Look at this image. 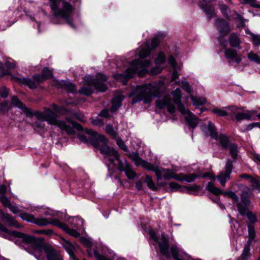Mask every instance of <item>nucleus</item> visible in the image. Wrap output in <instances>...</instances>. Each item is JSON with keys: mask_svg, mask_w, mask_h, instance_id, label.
I'll use <instances>...</instances> for the list:
<instances>
[{"mask_svg": "<svg viewBox=\"0 0 260 260\" xmlns=\"http://www.w3.org/2000/svg\"><path fill=\"white\" fill-rule=\"evenodd\" d=\"M51 107L54 112L49 108H44L43 111L35 112V116L39 120L47 121L50 125L58 127L68 135L74 134L75 128L79 129L81 127L80 124L72 119V117L82 122L85 121L84 114L80 112L68 110L56 104H53Z\"/></svg>", "mask_w": 260, "mask_h": 260, "instance_id": "obj_1", "label": "nucleus"}, {"mask_svg": "<svg viewBox=\"0 0 260 260\" xmlns=\"http://www.w3.org/2000/svg\"><path fill=\"white\" fill-rule=\"evenodd\" d=\"M0 231L6 234L21 239L24 243L32 246L34 249L35 252L43 250L46 254L47 260H62L61 257L55 252L54 249L51 246H42L39 240L33 236H28L16 231L9 232L8 230L1 223Z\"/></svg>", "mask_w": 260, "mask_h": 260, "instance_id": "obj_2", "label": "nucleus"}, {"mask_svg": "<svg viewBox=\"0 0 260 260\" xmlns=\"http://www.w3.org/2000/svg\"><path fill=\"white\" fill-rule=\"evenodd\" d=\"M161 85L160 82H154L137 86L129 94V96L132 98V104H135L142 100L145 104L150 103L152 97H157L160 95Z\"/></svg>", "mask_w": 260, "mask_h": 260, "instance_id": "obj_3", "label": "nucleus"}, {"mask_svg": "<svg viewBox=\"0 0 260 260\" xmlns=\"http://www.w3.org/2000/svg\"><path fill=\"white\" fill-rule=\"evenodd\" d=\"M149 234L152 240L158 243L161 253L166 258H170L172 255L175 260H187L186 254H183L182 252H179L176 246L172 245L170 251L169 240L164 234L161 235L160 239L157 238L155 232L152 230H149Z\"/></svg>", "mask_w": 260, "mask_h": 260, "instance_id": "obj_4", "label": "nucleus"}, {"mask_svg": "<svg viewBox=\"0 0 260 260\" xmlns=\"http://www.w3.org/2000/svg\"><path fill=\"white\" fill-rule=\"evenodd\" d=\"M150 64L151 61L149 60H135L131 63L129 67L127 68L124 74H115L114 78L124 84L128 79L136 74L139 76H144L147 72L146 68L148 67Z\"/></svg>", "mask_w": 260, "mask_h": 260, "instance_id": "obj_5", "label": "nucleus"}, {"mask_svg": "<svg viewBox=\"0 0 260 260\" xmlns=\"http://www.w3.org/2000/svg\"><path fill=\"white\" fill-rule=\"evenodd\" d=\"M50 6L53 12L54 18L52 20L53 23H57L55 19L61 18L66 20L72 27H74L71 19L73 17L74 7L66 1L61 2V7L59 8V0H49Z\"/></svg>", "mask_w": 260, "mask_h": 260, "instance_id": "obj_6", "label": "nucleus"}, {"mask_svg": "<svg viewBox=\"0 0 260 260\" xmlns=\"http://www.w3.org/2000/svg\"><path fill=\"white\" fill-rule=\"evenodd\" d=\"M20 217L24 220L34 223L39 226H46L48 224H51L64 230L67 234L74 237L79 236V233L75 230L69 228L67 224L60 222L57 219H53L49 222L44 218H36L33 215L26 213H22Z\"/></svg>", "mask_w": 260, "mask_h": 260, "instance_id": "obj_7", "label": "nucleus"}, {"mask_svg": "<svg viewBox=\"0 0 260 260\" xmlns=\"http://www.w3.org/2000/svg\"><path fill=\"white\" fill-rule=\"evenodd\" d=\"M84 80L86 84L80 90V92L81 94L86 95H90L92 93L93 87L101 92H104L107 90V86L103 83L107 80V78L102 74H98L95 80L93 79L90 75L85 76Z\"/></svg>", "mask_w": 260, "mask_h": 260, "instance_id": "obj_8", "label": "nucleus"}, {"mask_svg": "<svg viewBox=\"0 0 260 260\" xmlns=\"http://www.w3.org/2000/svg\"><path fill=\"white\" fill-rule=\"evenodd\" d=\"M86 135L82 134L78 135L79 139L84 143H90L92 145L96 148H101L105 145H107V139L104 136L98 134L95 131L86 128L85 130Z\"/></svg>", "mask_w": 260, "mask_h": 260, "instance_id": "obj_9", "label": "nucleus"}, {"mask_svg": "<svg viewBox=\"0 0 260 260\" xmlns=\"http://www.w3.org/2000/svg\"><path fill=\"white\" fill-rule=\"evenodd\" d=\"M101 153L105 154L109 157V160L111 164H113L114 160H117L118 162V169L121 171H124L129 166L125 159H120L117 150L114 148H110L107 145L104 146L101 148Z\"/></svg>", "mask_w": 260, "mask_h": 260, "instance_id": "obj_10", "label": "nucleus"}, {"mask_svg": "<svg viewBox=\"0 0 260 260\" xmlns=\"http://www.w3.org/2000/svg\"><path fill=\"white\" fill-rule=\"evenodd\" d=\"M202 131L206 136H210L215 140H219L220 143L223 147L226 148L230 145L228 137L224 135H220L218 137L215 126L211 122H209L207 126H203Z\"/></svg>", "mask_w": 260, "mask_h": 260, "instance_id": "obj_11", "label": "nucleus"}, {"mask_svg": "<svg viewBox=\"0 0 260 260\" xmlns=\"http://www.w3.org/2000/svg\"><path fill=\"white\" fill-rule=\"evenodd\" d=\"M206 189L215 195H218L219 194H223L224 196L228 197L231 198L233 201L238 203L239 197L234 191H226L223 192L221 190L215 186L214 184L211 182H209L206 186Z\"/></svg>", "mask_w": 260, "mask_h": 260, "instance_id": "obj_12", "label": "nucleus"}, {"mask_svg": "<svg viewBox=\"0 0 260 260\" xmlns=\"http://www.w3.org/2000/svg\"><path fill=\"white\" fill-rule=\"evenodd\" d=\"M179 111L185 115V119L188 124L192 128H195L199 123L198 118L184 107H179Z\"/></svg>", "mask_w": 260, "mask_h": 260, "instance_id": "obj_13", "label": "nucleus"}, {"mask_svg": "<svg viewBox=\"0 0 260 260\" xmlns=\"http://www.w3.org/2000/svg\"><path fill=\"white\" fill-rule=\"evenodd\" d=\"M155 173L158 181L161 178H163L165 180H169L171 178L176 180L178 176V174L175 173L173 170L159 168L158 167H157Z\"/></svg>", "mask_w": 260, "mask_h": 260, "instance_id": "obj_14", "label": "nucleus"}, {"mask_svg": "<svg viewBox=\"0 0 260 260\" xmlns=\"http://www.w3.org/2000/svg\"><path fill=\"white\" fill-rule=\"evenodd\" d=\"M159 40L157 37L154 38L151 43L150 46H149V43L147 42L146 46L143 47L140 51L139 55L141 58H144L147 57L150 53L151 50L155 48L159 43Z\"/></svg>", "mask_w": 260, "mask_h": 260, "instance_id": "obj_15", "label": "nucleus"}, {"mask_svg": "<svg viewBox=\"0 0 260 260\" xmlns=\"http://www.w3.org/2000/svg\"><path fill=\"white\" fill-rule=\"evenodd\" d=\"M156 106L160 109L166 108L170 113H174L175 107L172 103L171 99L168 96H165L162 100H158L156 102Z\"/></svg>", "mask_w": 260, "mask_h": 260, "instance_id": "obj_16", "label": "nucleus"}, {"mask_svg": "<svg viewBox=\"0 0 260 260\" xmlns=\"http://www.w3.org/2000/svg\"><path fill=\"white\" fill-rule=\"evenodd\" d=\"M240 198L241 203H237V207L240 215L244 216L248 210V207L250 206L251 202L249 196L241 194Z\"/></svg>", "mask_w": 260, "mask_h": 260, "instance_id": "obj_17", "label": "nucleus"}, {"mask_svg": "<svg viewBox=\"0 0 260 260\" xmlns=\"http://www.w3.org/2000/svg\"><path fill=\"white\" fill-rule=\"evenodd\" d=\"M215 25L219 31L220 35L225 36L231 31L229 23L222 19L217 18L215 21Z\"/></svg>", "mask_w": 260, "mask_h": 260, "instance_id": "obj_18", "label": "nucleus"}, {"mask_svg": "<svg viewBox=\"0 0 260 260\" xmlns=\"http://www.w3.org/2000/svg\"><path fill=\"white\" fill-rule=\"evenodd\" d=\"M165 61L166 57L165 54L162 52L159 53L155 60V67L150 70L151 74L155 75L160 73L162 70V67H161L160 65L164 64Z\"/></svg>", "mask_w": 260, "mask_h": 260, "instance_id": "obj_19", "label": "nucleus"}, {"mask_svg": "<svg viewBox=\"0 0 260 260\" xmlns=\"http://www.w3.org/2000/svg\"><path fill=\"white\" fill-rule=\"evenodd\" d=\"M214 1V0H202V1L200 2L201 8L204 10L209 19H211L213 16L215 15L214 9L209 4V3Z\"/></svg>", "mask_w": 260, "mask_h": 260, "instance_id": "obj_20", "label": "nucleus"}, {"mask_svg": "<svg viewBox=\"0 0 260 260\" xmlns=\"http://www.w3.org/2000/svg\"><path fill=\"white\" fill-rule=\"evenodd\" d=\"M12 104L19 109H21L23 110V112L26 114L27 116H31L32 115H35V112L32 113L31 110L27 108L25 105H24L16 96H13L12 98ZM37 111H36V112Z\"/></svg>", "mask_w": 260, "mask_h": 260, "instance_id": "obj_21", "label": "nucleus"}, {"mask_svg": "<svg viewBox=\"0 0 260 260\" xmlns=\"http://www.w3.org/2000/svg\"><path fill=\"white\" fill-rule=\"evenodd\" d=\"M124 96L121 92L118 93L112 100V105L111 108V111L115 112L121 105V102Z\"/></svg>", "mask_w": 260, "mask_h": 260, "instance_id": "obj_22", "label": "nucleus"}, {"mask_svg": "<svg viewBox=\"0 0 260 260\" xmlns=\"http://www.w3.org/2000/svg\"><path fill=\"white\" fill-rule=\"evenodd\" d=\"M224 54L226 58L234 59L237 63H239L242 60L241 56L237 55V51L232 49H225Z\"/></svg>", "mask_w": 260, "mask_h": 260, "instance_id": "obj_23", "label": "nucleus"}, {"mask_svg": "<svg viewBox=\"0 0 260 260\" xmlns=\"http://www.w3.org/2000/svg\"><path fill=\"white\" fill-rule=\"evenodd\" d=\"M200 175L196 174H190L188 175H185L183 173H180L178 174L177 180L180 181H186L187 182H191L193 181L196 178L200 177Z\"/></svg>", "mask_w": 260, "mask_h": 260, "instance_id": "obj_24", "label": "nucleus"}, {"mask_svg": "<svg viewBox=\"0 0 260 260\" xmlns=\"http://www.w3.org/2000/svg\"><path fill=\"white\" fill-rule=\"evenodd\" d=\"M256 113L255 110L247 111L245 112H238L236 115V119L237 121L243 119H250L251 117Z\"/></svg>", "mask_w": 260, "mask_h": 260, "instance_id": "obj_25", "label": "nucleus"}, {"mask_svg": "<svg viewBox=\"0 0 260 260\" xmlns=\"http://www.w3.org/2000/svg\"><path fill=\"white\" fill-rule=\"evenodd\" d=\"M172 94L173 96V102L177 105L178 109L179 110V107L180 106L184 107L181 103V90L179 88H177L172 92Z\"/></svg>", "mask_w": 260, "mask_h": 260, "instance_id": "obj_26", "label": "nucleus"}, {"mask_svg": "<svg viewBox=\"0 0 260 260\" xmlns=\"http://www.w3.org/2000/svg\"><path fill=\"white\" fill-rule=\"evenodd\" d=\"M248 237L249 239L247 242L246 244H249V245H251L252 242H255V240L254 239L255 236V231L254 228V226L252 225H248Z\"/></svg>", "mask_w": 260, "mask_h": 260, "instance_id": "obj_27", "label": "nucleus"}, {"mask_svg": "<svg viewBox=\"0 0 260 260\" xmlns=\"http://www.w3.org/2000/svg\"><path fill=\"white\" fill-rule=\"evenodd\" d=\"M249 182L251 184V190H257L260 191V178L258 176L253 177Z\"/></svg>", "mask_w": 260, "mask_h": 260, "instance_id": "obj_28", "label": "nucleus"}, {"mask_svg": "<svg viewBox=\"0 0 260 260\" xmlns=\"http://www.w3.org/2000/svg\"><path fill=\"white\" fill-rule=\"evenodd\" d=\"M3 219L7 222L10 226H14L17 228H20L21 226L19 224L15 219L8 214L3 215Z\"/></svg>", "mask_w": 260, "mask_h": 260, "instance_id": "obj_29", "label": "nucleus"}, {"mask_svg": "<svg viewBox=\"0 0 260 260\" xmlns=\"http://www.w3.org/2000/svg\"><path fill=\"white\" fill-rule=\"evenodd\" d=\"M229 42L232 47H238L240 43L238 37L235 34L230 35L229 38Z\"/></svg>", "mask_w": 260, "mask_h": 260, "instance_id": "obj_30", "label": "nucleus"}, {"mask_svg": "<svg viewBox=\"0 0 260 260\" xmlns=\"http://www.w3.org/2000/svg\"><path fill=\"white\" fill-rule=\"evenodd\" d=\"M190 98L195 106L202 105L206 103V100L203 97L194 96L193 95H190Z\"/></svg>", "mask_w": 260, "mask_h": 260, "instance_id": "obj_31", "label": "nucleus"}, {"mask_svg": "<svg viewBox=\"0 0 260 260\" xmlns=\"http://www.w3.org/2000/svg\"><path fill=\"white\" fill-rule=\"evenodd\" d=\"M20 83L22 84H26L30 88L34 89L37 87L36 82L30 79L23 78L22 79H18Z\"/></svg>", "mask_w": 260, "mask_h": 260, "instance_id": "obj_32", "label": "nucleus"}, {"mask_svg": "<svg viewBox=\"0 0 260 260\" xmlns=\"http://www.w3.org/2000/svg\"><path fill=\"white\" fill-rule=\"evenodd\" d=\"M219 9L223 16L227 19L230 20V14L231 13L230 9L228 7L224 4H221L219 5Z\"/></svg>", "mask_w": 260, "mask_h": 260, "instance_id": "obj_33", "label": "nucleus"}, {"mask_svg": "<svg viewBox=\"0 0 260 260\" xmlns=\"http://www.w3.org/2000/svg\"><path fill=\"white\" fill-rule=\"evenodd\" d=\"M216 178L218 179L220 184L222 186H224L227 180L230 179V176H228L227 174L221 172L218 176H217Z\"/></svg>", "mask_w": 260, "mask_h": 260, "instance_id": "obj_34", "label": "nucleus"}, {"mask_svg": "<svg viewBox=\"0 0 260 260\" xmlns=\"http://www.w3.org/2000/svg\"><path fill=\"white\" fill-rule=\"evenodd\" d=\"M139 165L141 166L144 168L148 170L153 171L154 173H155L157 167V166H154L143 159L140 160V164H139Z\"/></svg>", "mask_w": 260, "mask_h": 260, "instance_id": "obj_35", "label": "nucleus"}, {"mask_svg": "<svg viewBox=\"0 0 260 260\" xmlns=\"http://www.w3.org/2000/svg\"><path fill=\"white\" fill-rule=\"evenodd\" d=\"M63 246L71 256H74V251L75 250L74 245L69 242L65 241L63 244Z\"/></svg>", "mask_w": 260, "mask_h": 260, "instance_id": "obj_36", "label": "nucleus"}, {"mask_svg": "<svg viewBox=\"0 0 260 260\" xmlns=\"http://www.w3.org/2000/svg\"><path fill=\"white\" fill-rule=\"evenodd\" d=\"M228 147L229 148L230 153L233 159H237L238 155V147L236 144H231Z\"/></svg>", "mask_w": 260, "mask_h": 260, "instance_id": "obj_37", "label": "nucleus"}, {"mask_svg": "<svg viewBox=\"0 0 260 260\" xmlns=\"http://www.w3.org/2000/svg\"><path fill=\"white\" fill-rule=\"evenodd\" d=\"M145 182L147 183L149 188L152 190H156L157 187L155 186L154 182L152 180V178L149 175H146L145 179Z\"/></svg>", "mask_w": 260, "mask_h": 260, "instance_id": "obj_38", "label": "nucleus"}, {"mask_svg": "<svg viewBox=\"0 0 260 260\" xmlns=\"http://www.w3.org/2000/svg\"><path fill=\"white\" fill-rule=\"evenodd\" d=\"M251 245L246 244L245 245L243 252L241 255V260H247L250 256V247Z\"/></svg>", "mask_w": 260, "mask_h": 260, "instance_id": "obj_39", "label": "nucleus"}, {"mask_svg": "<svg viewBox=\"0 0 260 260\" xmlns=\"http://www.w3.org/2000/svg\"><path fill=\"white\" fill-rule=\"evenodd\" d=\"M63 85L64 89L69 92H74L76 90L75 85L70 82H64Z\"/></svg>", "mask_w": 260, "mask_h": 260, "instance_id": "obj_40", "label": "nucleus"}, {"mask_svg": "<svg viewBox=\"0 0 260 260\" xmlns=\"http://www.w3.org/2000/svg\"><path fill=\"white\" fill-rule=\"evenodd\" d=\"M233 169V162L230 159H228L225 166V171H223V172L228 174V176H231V174L232 173V170Z\"/></svg>", "mask_w": 260, "mask_h": 260, "instance_id": "obj_41", "label": "nucleus"}, {"mask_svg": "<svg viewBox=\"0 0 260 260\" xmlns=\"http://www.w3.org/2000/svg\"><path fill=\"white\" fill-rule=\"evenodd\" d=\"M247 57L249 60H250L251 61L260 64V56H259L257 54L253 52H250L248 54Z\"/></svg>", "mask_w": 260, "mask_h": 260, "instance_id": "obj_42", "label": "nucleus"}, {"mask_svg": "<svg viewBox=\"0 0 260 260\" xmlns=\"http://www.w3.org/2000/svg\"><path fill=\"white\" fill-rule=\"evenodd\" d=\"M178 85L183 89L187 93H190L192 91L191 87L188 82L182 81L178 83Z\"/></svg>", "mask_w": 260, "mask_h": 260, "instance_id": "obj_43", "label": "nucleus"}, {"mask_svg": "<svg viewBox=\"0 0 260 260\" xmlns=\"http://www.w3.org/2000/svg\"><path fill=\"white\" fill-rule=\"evenodd\" d=\"M124 171L129 179H133L135 178L136 173L131 169L129 166Z\"/></svg>", "mask_w": 260, "mask_h": 260, "instance_id": "obj_44", "label": "nucleus"}, {"mask_svg": "<svg viewBox=\"0 0 260 260\" xmlns=\"http://www.w3.org/2000/svg\"><path fill=\"white\" fill-rule=\"evenodd\" d=\"M246 214L247 217L249 221L251 223H254L257 221V218L255 214H253L252 212L247 211L245 215Z\"/></svg>", "mask_w": 260, "mask_h": 260, "instance_id": "obj_45", "label": "nucleus"}, {"mask_svg": "<svg viewBox=\"0 0 260 260\" xmlns=\"http://www.w3.org/2000/svg\"><path fill=\"white\" fill-rule=\"evenodd\" d=\"M131 158L135 162L136 165L138 166L140 164V160L141 159L137 152H133L130 155Z\"/></svg>", "mask_w": 260, "mask_h": 260, "instance_id": "obj_46", "label": "nucleus"}, {"mask_svg": "<svg viewBox=\"0 0 260 260\" xmlns=\"http://www.w3.org/2000/svg\"><path fill=\"white\" fill-rule=\"evenodd\" d=\"M212 112L214 114L218 115V116H224L228 115V112L225 110H222V109L215 108V109H214L212 110Z\"/></svg>", "mask_w": 260, "mask_h": 260, "instance_id": "obj_47", "label": "nucleus"}, {"mask_svg": "<svg viewBox=\"0 0 260 260\" xmlns=\"http://www.w3.org/2000/svg\"><path fill=\"white\" fill-rule=\"evenodd\" d=\"M0 201L2 203L4 206L7 207H8L11 204L10 200L4 194H2L0 196Z\"/></svg>", "mask_w": 260, "mask_h": 260, "instance_id": "obj_48", "label": "nucleus"}, {"mask_svg": "<svg viewBox=\"0 0 260 260\" xmlns=\"http://www.w3.org/2000/svg\"><path fill=\"white\" fill-rule=\"evenodd\" d=\"M107 133L113 138L116 137V133L115 132L113 126L111 125H107L106 127Z\"/></svg>", "mask_w": 260, "mask_h": 260, "instance_id": "obj_49", "label": "nucleus"}, {"mask_svg": "<svg viewBox=\"0 0 260 260\" xmlns=\"http://www.w3.org/2000/svg\"><path fill=\"white\" fill-rule=\"evenodd\" d=\"M9 110V103L8 101H4L0 103V111L5 112Z\"/></svg>", "mask_w": 260, "mask_h": 260, "instance_id": "obj_50", "label": "nucleus"}, {"mask_svg": "<svg viewBox=\"0 0 260 260\" xmlns=\"http://www.w3.org/2000/svg\"><path fill=\"white\" fill-rule=\"evenodd\" d=\"M239 186L240 187H243V189L242 190L241 194H243L244 196H247L250 197L251 193L250 192V188L247 186H245L243 185V184H239Z\"/></svg>", "mask_w": 260, "mask_h": 260, "instance_id": "obj_51", "label": "nucleus"}, {"mask_svg": "<svg viewBox=\"0 0 260 260\" xmlns=\"http://www.w3.org/2000/svg\"><path fill=\"white\" fill-rule=\"evenodd\" d=\"M253 44L256 46L260 45V36H256L252 33L250 34Z\"/></svg>", "mask_w": 260, "mask_h": 260, "instance_id": "obj_52", "label": "nucleus"}, {"mask_svg": "<svg viewBox=\"0 0 260 260\" xmlns=\"http://www.w3.org/2000/svg\"><path fill=\"white\" fill-rule=\"evenodd\" d=\"M33 78L35 80L36 83L37 84H39L46 79L43 74L41 75L38 74L35 75L33 76Z\"/></svg>", "mask_w": 260, "mask_h": 260, "instance_id": "obj_53", "label": "nucleus"}, {"mask_svg": "<svg viewBox=\"0 0 260 260\" xmlns=\"http://www.w3.org/2000/svg\"><path fill=\"white\" fill-rule=\"evenodd\" d=\"M42 74L46 79L50 78L52 76V72L49 70L47 68L43 69Z\"/></svg>", "mask_w": 260, "mask_h": 260, "instance_id": "obj_54", "label": "nucleus"}, {"mask_svg": "<svg viewBox=\"0 0 260 260\" xmlns=\"http://www.w3.org/2000/svg\"><path fill=\"white\" fill-rule=\"evenodd\" d=\"M117 144L120 149L122 150L126 151L127 150V147L124 144V142L121 139H118L117 140Z\"/></svg>", "mask_w": 260, "mask_h": 260, "instance_id": "obj_55", "label": "nucleus"}, {"mask_svg": "<svg viewBox=\"0 0 260 260\" xmlns=\"http://www.w3.org/2000/svg\"><path fill=\"white\" fill-rule=\"evenodd\" d=\"M228 115H236L237 113H238V109L234 106L230 107L228 108Z\"/></svg>", "mask_w": 260, "mask_h": 260, "instance_id": "obj_56", "label": "nucleus"}, {"mask_svg": "<svg viewBox=\"0 0 260 260\" xmlns=\"http://www.w3.org/2000/svg\"><path fill=\"white\" fill-rule=\"evenodd\" d=\"M0 95L2 97L6 98L8 95V90L6 87H2L0 89Z\"/></svg>", "mask_w": 260, "mask_h": 260, "instance_id": "obj_57", "label": "nucleus"}, {"mask_svg": "<svg viewBox=\"0 0 260 260\" xmlns=\"http://www.w3.org/2000/svg\"><path fill=\"white\" fill-rule=\"evenodd\" d=\"M169 185L170 188L175 190H180L181 188V186L176 182H171Z\"/></svg>", "mask_w": 260, "mask_h": 260, "instance_id": "obj_58", "label": "nucleus"}, {"mask_svg": "<svg viewBox=\"0 0 260 260\" xmlns=\"http://www.w3.org/2000/svg\"><path fill=\"white\" fill-rule=\"evenodd\" d=\"M243 4H249L251 7L255 8L257 2L256 0H242Z\"/></svg>", "mask_w": 260, "mask_h": 260, "instance_id": "obj_59", "label": "nucleus"}, {"mask_svg": "<svg viewBox=\"0 0 260 260\" xmlns=\"http://www.w3.org/2000/svg\"><path fill=\"white\" fill-rule=\"evenodd\" d=\"M94 255L98 260H109L97 251H94Z\"/></svg>", "mask_w": 260, "mask_h": 260, "instance_id": "obj_60", "label": "nucleus"}, {"mask_svg": "<svg viewBox=\"0 0 260 260\" xmlns=\"http://www.w3.org/2000/svg\"><path fill=\"white\" fill-rule=\"evenodd\" d=\"M8 208H9L10 211L13 213L16 214L20 212V210L16 206L12 205L11 204Z\"/></svg>", "mask_w": 260, "mask_h": 260, "instance_id": "obj_61", "label": "nucleus"}, {"mask_svg": "<svg viewBox=\"0 0 260 260\" xmlns=\"http://www.w3.org/2000/svg\"><path fill=\"white\" fill-rule=\"evenodd\" d=\"M92 123L95 125L102 126L104 124V121L103 119L98 118L92 121Z\"/></svg>", "mask_w": 260, "mask_h": 260, "instance_id": "obj_62", "label": "nucleus"}, {"mask_svg": "<svg viewBox=\"0 0 260 260\" xmlns=\"http://www.w3.org/2000/svg\"><path fill=\"white\" fill-rule=\"evenodd\" d=\"M169 63L174 68L176 67V61L175 58L172 55H170L168 58Z\"/></svg>", "mask_w": 260, "mask_h": 260, "instance_id": "obj_63", "label": "nucleus"}, {"mask_svg": "<svg viewBox=\"0 0 260 260\" xmlns=\"http://www.w3.org/2000/svg\"><path fill=\"white\" fill-rule=\"evenodd\" d=\"M33 125L35 127L40 128H44L45 127V123H43L40 121H36L33 123Z\"/></svg>", "mask_w": 260, "mask_h": 260, "instance_id": "obj_64", "label": "nucleus"}]
</instances>
